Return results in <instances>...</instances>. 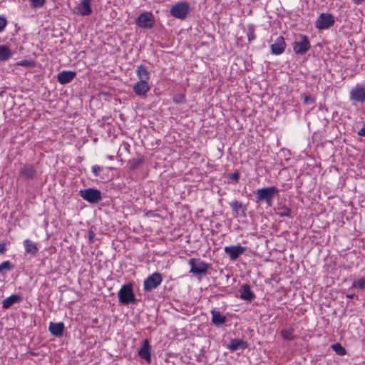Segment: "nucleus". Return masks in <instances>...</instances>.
<instances>
[{"mask_svg": "<svg viewBox=\"0 0 365 365\" xmlns=\"http://www.w3.org/2000/svg\"><path fill=\"white\" fill-rule=\"evenodd\" d=\"M136 76L138 81L133 86V92L137 96L145 98L151 88L149 83L150 72L145 66L140 64L137 66Z\"/></svg>", "mask_w": 365, "mask_h": 365, "instance_id": "f257e3e1", "label": "nucleus"}, {"mask_svg": "<svg viewBox=\"0 0 365 365\" xmlns=\"http://www.w3.org/2000/svg\"><path fill=\"white\" fill-rule=\"evenodd\" d=\"M279 193V189L275 186L259 188L255 191V202L265 203L267 207H272L274 199Z\"/></svg>", "mask_w": 365, "mask_h": 365, "instance_id": "f03ea898", "label": "nucleus"}, {"mask_svg": "<svg viewBox=\"0 0 365 365\" xmlns=\"http://www.w3.org/2000/svg\"><path fill=\"white\" fill-rule=\"evenodd\" d=\"M190 267V273L199 279L206 276L210 268V264L207 263L200 258H190L188 261Z\"/></svg>", "mask_w": 365, "mask_h": 365, "instance_id": "7ed1b4c3", "label": "nucleus"}, {"mask_svg": "<svg viewBox=\"0 0 365 365\" xmlns=\"http://www.w3.org/2000/svg\"><path fill=\"white\" fill-rule=\"evenodd\" d=\"M118 297L119 302L122 304L127 305L136 303V299L131 283L123 284L118 291Z\"/></svg>", "mask_w": 365, "mask_h": 365, "instance_id": "20e7f679", "label": "nucleus"}, {"mask_svg": "<svg viewBox=\"0 0 365 365\" xmlns=\"http://www.w3.org/2000/svg\"><path fill=\"white\" fill-rule=\"evenodd\" d=\"M335 24V17L330 13H322L315 21V27L319 30H327Z\"/></svg>", "mask_w": 365, "mask_h": 365, "instance_id": "39448f33", "label": "nucleus"}, {"mask_svg": "<svg viewBox=\"0 0 365 365\" xmlns=\"http://www.w3.org/2000/svg\"><path fill=\"white\" fill-rule=\"evenodd\" d=\"M310 48V41L306 35L299 34L297 39L293 43L294 52L298 55L306 53Z\"/></svg>", "mask_w": 365, "mask_h": 365, "instance_id": "423d86ee", "label": "nucleus"}, {"mask_svg": "<svg viewBox=\"0 0 365 365\" xmlns=\"http://www.w3.org/2000/svg\"><path fill=\"white\" fill-rule=\"evenodd\" d=\"M190 11V5L187 2L182 1L176 3L170 8V14L178 19H185Z\"/></svg>", "mask_w": 365, "mask_h": 365, "instance_id": "0eeeda50", "label": "nucleus"}, {"mask_svg": "<svg viewBox=\"0 0 365 365\" xmlns=\"http://www.w3.org/2000/svg\"><path fill=\"white\" fill-rule=\"evenodd\" d=\"M155 19L151 12L145 11L135 19V24L143 29H151L154 26Z\"/></svg>", "mask_w": 365, "mask_h": 365, "instance_id": "6e6552de", "label": "nucleus"}, {"mask_svg": "<svg viewBox=\"0 0 365 365\" xmlns=\"http://www.w3.org/2000/svg\"><path fill=\"white\" fill-rule=\"evenodd\" d=\"M163 277L158 272H154L148 276L143 282V289L146 292H150L156 289L162 282Z\"/></svg>", "mask_w": 365, "mask_h": 365, "instance_id": "1a4fd4ad", "label": "nucleus"}, {"mask_svg": "<svg viewBox=\"0 0 365 365\" xmlns=\"http://www.w3.org/2000/svg\"><path fill=\"white\" fill-rule=\"evenodd\" d=\"M349 99L356 103H365V87L356 85L349 92Z\"/></svg>", "mask_w": 365, "mask_h": 365, "instance_id": "9d476101", "label": "nucleus"}, {"mask_svg": "<svg viewBox=\"0 0 365 365\" xmlns=\"http://www.w3.org/2000/svg\"><path fill=\"white\" fill-rule=\"evenodd\" d=\"M246 250L245 247L241 245L226 246L225 247V252L230 257L231 260H236Z\"/></svg>", "mask_w": 365, "mask_h": 365, "instance_id": "9b49d317", "label": "nucleus"}, {"mask_svg": "<svg viewBox=\"0 0 365 365\" xmlns=\"http://www.w3.org/2000/svg\"><path fill=\"white\" fill-rule=\"evenodd\" d=\"M271 52L272 54L279 56L284 53L286 48V42L283 36H278L274 42L271 45Z\"/></svg>", "mask_w": 365, "mask_h": 365, "instance_id": "f8f14e48", "label": "nucleus"}, {"mask_svg": "<svg viewBox=\"0 0 365 365\" xmlns=\"http://www.w3.org/2000/svg\"><path fill=\"white\" fill-rule=\"evenodd\" d=\"M150 345L148 339H145L142 342V346L138 351V356L140 359H144L148 363L151 361Z\"/></svg>", "mask_w": 365, "mask_h": 365, "instance_id": "ddd939ff", "label": "nucleus"}, {"mask_svg": "<svg viewBox=\"0 0 365 365\" xmlns=\"http://www.w3.org/2000/svg\"><path fill=\"white\" fill-rule=\"evenodd\" d=\"M76 76V72L73 71H63L58 73L57 81L61 85L71 82Z\"/></svg>", "mask_w": 365, "mask_h": 365, "instance_id": "4468645a", "label": "nucleus"}, {"mask_svg": "<svg viewBox=\"0 0 365 365\" xmlns=\"http://www.w3.org/2000/svg\"><path fill=\"white\" fill-rule=\"evenodd\" d=\"M240 297L242 300L252 302L255 298V293L251 290L250 286L247 284H242L239 289Z\"/></svg>", "mask_w": 365, "mask_h": 365, "instance_id": "2eb2a0df", "label": "nucleus"}, {"mask_svg": "<svg viewBox=\"0 0 365 365\" xmlns=\"http://www.w3.org/2000/svg\"><path fill=\"white\" fill-rule=\"evenodd\" d=\"M112 169L110 167L93 166V173L96 176H100L102 180L107 181L110 179L109 172Z\"/></svg>", "mask_w": 365, "mask_h": 365, "instance_id": "dca6fc26", "label": "nucleus"}, {"mask_svg": "<svg viewBox=\"0 0 365 365\" xmlns=\"http://www.w3.org/2000/svg\"><path fill=\"white\" fill-rule=\"evenodd\" d=\"M65 325L63 322H51L48 326V331L56 337H61L63 334Z\"/></svg>", "mask_w": 365, "mask_h": 365, "instance_id": "f3484780", "label": "nucleus"}, {"mask_svg": "<svg viewBox=\"0 0 365 365\" xmlns=\"http://www.w3.org/2000/svg\"><path fill=\"white\" fill-rule=\"evenodd\" d=\"M91 0H83L78 5H77L73 11L76 14L81 15H88L91 13Z\"/></svg>", "mask_w": 365, "mask_h": 365, "instance_id": "a211bd4d", "label": "nucleus"}, {"mask_svg": "<svg viewBox=\"0 0 365 365\" xmlns=\"http://www.w3.org/2000/svg\"><path fill=\"white\" fill-rule=\"evenodd\" d=\"M248 347V343L241 339H232L227 344V348L230 351H235L240 349H245Z\"/></svg>", "mask_w": 365, "mask_h": 365, "instance_id": "6ab92c4d", "label": "nucleus"}, {"mask_svg": "<svg viewBox=\"0 0 365 365\" xmlns=\"http://www.w3.org/2000/svg\"><path fill=\"white\" fill-rule=\"evenodd\" d=\"M212 314V323L216 327H220L226 322V317L223 315L220 311L212 309L210 311Z\"/></svg>", "mask_w": 365, "mask_h": 365, "instance_id": "aec40b11", "label": "nucleus"}, {"mask_svg": "<svg viewBox=\"0 0 365 365\" xmlns=\"http://www.w3.org/2000/svg\"><path fill=\"white\" fill-rule=\"evenodd\" d=\"M25 249V255H36L38 252V247L36 244L31 240L26 239L23 242Z\"/></svg>", "mask_w": 365, "mask_h": 365, "instance_id": "412c9836", "label": "nucleus"}, {"mask_svg": "<svg viewBox=\"0 0 365 365\" xmlns=\"http://www.w3.org/2000/svg\"><path fill=\"white\" fill-rule=\"evenodd\" d=\"M36 170L32 165L26 164L22 168L20 175L27 179H33L36 175Z\"/></svg>", "mask_w": 365, "mask_h": 365, "instance_id": "4be33fe9", "label": "nucleus"}, {"mask_svg": "<svg viewBox=\"0 0 365 365\" xmlns=\"http://www.w3.org/2000/svg\"><path fill=\"white\" fill-rule=\"evenodd\" d=\"M12 55L13 52L8 46H0V61L5 62L9 61L12 57Z\"/></svg>", "mask_w": 365, "mask_h": 365, "instance_id": "5701e85b", "label": "nucleus"}, {"mask_svg": "<svg viewBox=\"0 0 365 365\" xmlns=\"http://www.w3.org/2000/svg\"><path fill=\"white\" fill-rule=\"evenodd\" d=\"M230 205L235 216L239 215L240 212H245L246 210L245 206L236 200L232 201Z\"/></svg>", "mask_w": 365, "mask_h": 365, "instance_id": "b1692460", "label": "nucleus"}, {"mask_svg": "<svg viewBox=\"0 0 365 365\" xmlns=\"http://www.w3.org/2000/svg\"><path fill=\"white\" fill-rule=\"evenodd\" d=\"M21 300L20 296L17 294H12L10 297L6 298L2 302V308L4 309H7L10 308L13 304L16 302H19Z\"/></svg>", "mask_w": 365, "mask_h": 365, "instance_id": "393cba45", "label": "nucleus"}, {"mask_svg": "<svg viewBox=\"0 0 365 365\" xmlns=\"http://www.w3.org/2000/svg\"><path fill=\"white\" fill-rule=\"evenodd\" d=\"M281 335L284 339L287 341H293L296 339V336L294 334V329L292 327L282 329Z\"/></svg>", "mask_w": 365, "mask_h": 365, "instance_id": "a878e982", "label": "nucleus"}, {"mask_svg": "<svg viewBox=\"0 0 365 365\" xmlns=\"http://www.w3.org/2000/svg\"><path fill=\"white\" fill-rule=\"evenodd\" d=\"M247 36L249 42H252L256 38L255 26L253 24H249L247 29Z\"/></svg>", "mask_w": 365, "mask_h": 365, "instance_id": "bb28decb", "label": "nucleus"}, {"mask_svg": "<svg viewBox=\"0 0 365 365\" xmlns=\"http://www.w3.org/2000/svg\"><path fill=\"white\" fill-rule=\"evenodd\" d=\"M351 288L359 289H365V278L361 277L358 279H355L353 281L351 284Z\"/></svg>", "mask_w": 365, "mask_h": 365, "instance_id": "cd10ccee", "label": "nucleus"}, {"mask_svg": "<svg viewBox=\"0 0 365 365\" xmlns=\"http://www.w3.org/2000/svg\"><path fill=\"white\" fill-rule=\"evenodd\" d=\"M331 349L339 356H344L346 353L345 348H344L341 344L335 343L331 345Z\"/></svg>", "mask_w": 365, "mask_h": 365, "instance_id": "c85d7f7f", "label": "nucleus"}, {"mask_svg": "<svg viewBox=\"0 0 365 365\" xmlns=\"http://www.w3.org/2000/svg\"><path fill=\"white\" fill-rule=\"evenodd\" d=\"M81 196L87 200L88 202L91 203V188H88L84 190H81Z\"/></svg>", "mask_w": 365, "mask_h": 365, "instance_id": "c756f323", "label": "nucleus"}, {"mask_svg": "<svg viewBox=\"0 0 365 365\" xmlns=\"http://www.w3.org/2000/svg\"><path fill=\"white\" fill-rule=\"evenodd\" d=\"M13 264L10 262V261L6 260L0 264V274L3 271H9L13 268Z\"/></svg>", "mask_w": 365, "mask_h": 365, "instance_id": "7c9ffc66", "label": "nucleus"}, {"mask_svg": "<svg viewBox=\"0 0 365 365\" xmlns=\"http://www.w3.org/2000/svg\"><path fill=\"white\" fill-rule=\"evenodd\" d=\"M46 3V0H30V6L31 8H42Z\"/></svg>", "mask_w": 365, "mask_h": 365, "instance_id": "2f4dec72", "label": "nucleus"}, {"mask_svg": "<svg viewBox=\"0 0 365 365\" xmlns=\"http://www.w3.org/2000/svg\"><path fill=\"white\" fill-rule=\"evenodd\" d=\"M143 163V159H138L129 162L130 170H136Z\"/></svg>", "mask_w": 365, "mask_h": 365, "instance_id": "473e14b6", "label": "nucleus"}, {"mask_svg": "<svg viewBox=\"0 0 365 365\" xmlns=\"http://www.w3.org/2000/svg\"><path fill=\"white\" fill-rule=\"evenodd\" d=\"M101 199V193L98 190L93 189V203L98 202Z\"/></svg>", "mask_w": 365, "mask_h": 365, "instance_id": "72a5a7b5", "label": "nucleus"}, {"mask_svg": "<svg viewBox=\"0 0 365 365\" xmlns=\"http://www.w3.org/2000/svg\"><path fill=\"white\" fill-rule=\"evenodd\" d=\"M173 101L176 103H185V96L183 94L176 95L173 97Z\"/></svg>", "mask_w": 365, "mask_h": 365, "instance_id": "f704fd0d", "label": "nucleus"}, {"mask_svg": "<svg viewBox=\"0 0 365 365\" xmlns=\"http://www.w3.org/2000/svg\"><path fill=\"white\" fill-rule=\"evenodd\" d=\"M240 175L239 171H236L234 173L229 175L228 179L232 182L237 183L240 179Z\"/></svg>", "mask_w": 365, "mask_h": 365, "instance_id": "c9c22d12", "label": "nucleus"}, {"mask_svg": "<svg viewBox=\"0 0 365 365\" xmlns=\"http://www.w3.org/2000/svg\"><path fill=\"white\" fill-rule=\"evenodd\" d=\"M282 211L279 212V217H290L291 215V210L287 207H284L281 208Z\"/></svg>", "mask_w": 365, "mask_h": 365, "instance_id": "e433bc0d", "label": "nucleus"}, {"mask_svg": "<svg viewBox=\"0 0 365 365\" xmlns=\"http://www.w3.org/2000/svg\"><path fill=\"white\" fill-rule=\"evenodd\" d=\"M303 100L304 103L306 104H313L315 102L314 98L312 97L311 96H303Z\"/></svg>", "mask_w": 365, "mask_h": 365, "instance_id": "4c0bfd02", "label": "nucleus"}, {"mask_svg": "<svg viewBox=\"0 0 365 365\" xmlns=\"http://www.w3.org/2000/svg\"><path fill=\"white\" fill-rule=\"evenodd\" d=\"M7 25V21L6 18L0 16V33H1Z\"/></svg>", "mask_w": 365, "mask_h": 365, "instance_id": "58836bf2", "label": "nucleus"}, {"mask_svg": "<svg viewBox=\"0 0 365 365\" xmlns=\"http://www.w3.org/2000/svg\"><path fill=\"white\" fill-rule=\"evenodd\" d=\"M357 135L365 137V122L364 123L362 128L357 131Z\"/></svg>", "mask_w": 365, "mask_h": 365, "instance_id": "ea45409f", "label": "nucleus"}, {"mask_svg": "<svg viewBox=\"0 0 365 365\" xmlns=\"http://www.w3.org/2000/svg\"><path fill=\"white\" fill-rule=\"evenodd\" d=\"M6 251V245L4 242H0V254H4Z\"/></svg>", "mask_w": 365, "mask_h": 365, "instance_id": "a19ab883", "label": "nucleus"}, {"mask_svg": "<svg viewBox=\"0 0 365 365\" xmlns=\"http://www.w3.org/2000/svg\"><path fill=\"white\" fill-rule=\"evenodd\" d=\"M121 148H123L125 151L129 153L130 150V145L128 143L123 142L121 145Z\"/></svg>", "mask_w": 365, "mask_h": 365, "instance_id": "79ce46f5", "label": "nucleus"}, {"mask_svg": "<svg viewBox=\"0 0 365 365\" xmlns=\"http://www.w3.org/2000/svg\"><path fill=\"white\" fill-rule=\"evenodd\" d=\"M88 240L91 242V230H88L87 232Z\"/></svg>", "mask_w": 365, "mask_h": 365, "instance_id": "37998d69", "label": "nucleus"}, {"mask_svg": "<svg viewBox=\"0 0 365 365\" xmlns=\"http://www.w3.org/2000/svg\"><path fill=\"white\" fill-rule=\"evenodd\" d=\"M352 1L355 4L359 5V4H361V3H363L364 1H365V0H352Z\"/></svg>", "mask_w": 365, "mask_h": 365, "instance_id": "c03bdc74", "label": "nucleus"}, {"mask_svg": "<svg viewBox=\"0 0 365 365\" xmlns=\"http://www.w3.org/2000/svg\"><path fill=\"white\" fill-rule=\"evenodd\" d=\"M28 61H22L19 63V65L21 66H26L27 65Z\"/></svg>", "mask_w": 365, "mask_h": 365, "instance_id": "a18cd8bd", "label": "nucleus"}, {"mask_svg": "<svg viewBox=\"0 0 365 365\" xmlns=\"http://www.w3.org/2000/svg\"><path fill=\"white\" fill-rule=\"evenodd\" d=\"M354 294H346V297L349 298V299H353L354 297Z\"/></svg>", "mask_w": 365, "mask_h": 365, "instance_id": "49530a36", "label": "nucleus"}, {"mask_svg": "<svg viewBox=\"0 0 365 365\" xmlns=\"http://www.w3.org/2000/svg\"><path fill=\"white\" fill-rule=\"evenodd\" d=\"M92 323H93V324H97L98 323V320L97 319H93Z\"/></svg>", "mask_w": 365, "mask_h": 365, "instance_id": "de8ad7c7", "label": "nucleus"}, {"mask_svg": "<svg viewBox=\"0 0 365 365\" xmlns=\"http://www.w3.org/2000/svg\"><path fill=\"white\" fill-rule=\"evenodd\" d=\"M108 158H109L110 160H113V156H108Z\"/></svg>", "mask_w": 365, "mask_h": 365, "instance_id": "09e8293b", "label": "nucleus"}, {"mask_svg": "<svg viewBox=\"0 0 365 365\" xmlns=\"http://www.w3.org/2000/svg\"><path fill=\"white\" fill-rule=\"evenodd\" d=\"M364 155L365 156V150H364Z\"/></svg>", "mask_w": 365, "mask_h": 365, "instance_id": "8fccbe9b", "label": "nucleus"}]
</instances>
